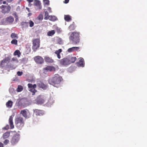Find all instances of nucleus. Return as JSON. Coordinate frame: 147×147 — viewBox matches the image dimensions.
Here are the masks:
<instances>
[{
	"instance_id": "nucleus-5",
	"label": "nucleus",
	"mask_w": 147,
	"mask_h": 147,
	"mask_svg": "<svg viewBox=\"0 0 147 147\" xmlns=\"http://www.w3.org/2000/svg\"><path fill=\"white\" fill-rule=\"evenodd\" d=\"M20 135L17 134L13 136L10 141V142L12 145H15L18 143L20 139Z\"/></svg>"
},
{
	"instance_id": "nucleus-9",
	"label": "nucleus",
	"mask_w": 147,
	"mask_h": 147,
	"mask_svg": "<svg viewBox=\"0 0 147 147\" xmlns=\"http://www.w3.org/2000/svg\"><path fill=\"white\" fill-rule=\"evenodd\" d=\"M34 59L35 62L37 64H41L44 62V60L43 58L39 56L35 57Z\"/></svg>"
},
{
	"instance_id": "nucleus-6",
	"label": "nucleus",
	"mask_w": 147,
	"mask_h": 147,
	"mask_svg": "<svg viewBox=\"0 0 147 147\" xmlns=\"http://www.w3.org/2000/svg\"><path fill=\"white\" fill-rule=\"evenodd\" d=\"M28 86L29 88V90L32 93L33 95H34L37 92V90L35 89L36 88V85L35 84L32 85L31 84L28 83Z\"/></svg>"
},
{
	"instance_id": "nucleus-42",
	"label": "nucleus",
	"mask_w": 147,
	"mask_h": 147,
	"mask_svg": "<svg viewBox=\"0 0 147 147\" xmlns=\"http://www.w3.org/2000/svg\"><path fill=\"white\" fill-rule=\"evenodd\" d=\"M12 60L13 61H18V59L16 57H13L12 58Z\"/></svg>"
},
{
	"instance_id": "nucleus-41",
	"label": "nucleus",
	"mask_w": 147,
	"mask_h": 147,
	"mask_svg": "<svg viewBox=\"0 0 147 147\" xmlns=\"http://www.w3.org/2000/svg\"><path fill=\"white\" fill-rule=\"evenodd\" d=\"M9 128V126L8 125H7L5 127H4V129H6L7 130Z\"/></svg>"
},
{
	"instance_id": "nucleus-2",
	"label": "nucleus",
	"mask_w": 147,
	"mask_h": 147,
	"mask_svg": "<svg viewBox=\"0 0 147 147\" xmlns=\"http://www.w3.org/2000/svg\"><path fill=\"white\" fill-rule=\"evenodd\" d=\"M79 32L74 31L71 32L69 37L70 40L72 42V43L74 45L78 44L80 41Z\"/></svg>"
},
{
	"instance_id": "nucleus-26",
	"label": "nucleus",
	"mask_w": 147,
	"mask_h": 147,
	"mask_svg": "<svg viewBox=\"0 0 147 147\" xmlns=\"http://www.w3.org/2000/svg\"><path fill=\"white\" fill-rule=\"evenodd\" d=\"M20 113L25 118H26L27 117V113L26 110H22Z\"/></svg>"
},
{
	"instance_id": "nucleus-30",
	"label": "nucleus",
	"mask_w": 147,
	"mask_h": 147,
	"mask_svg": "<svg viewBox=\"0 0 147 147\" xmlns=\"http://www.w3.org/2000/svg\"><path fill=\"white\" fill-rule=\"evenodd\" d=\"M44 16V19L45 20H47L49 18L50 16H49V13L47 11L45 12Z\"/></svg>"
},
{
	"instance_id": "nucleus-12",
	"label": "nucleus",
	"mask_w": 147,
	"mask_h": 147,
	"mask_svg": "<svg viewBox=\"0 0 147 147\" xmlns=\"http://www.w3.org/2000/svg\"><path fill=\"white\" fill-rule=\"evenodd\" d=\"M78 67H84V61L82 58H80L79 61L76 63Z\"/></svg>"
},
{
	"instance_id": "nucleus-44",
	"label": "nucleus",
	"mask_w": 147,
	"mask_h": 147,
	"mask_svg": "<svg viewBox=\"0 0 147 147\" xmlns=\"http://www.w3.org/2000/svg\"><path fill=\"white\" fill-rule=\"evenodd\" d=\"M69 1V0H65L63 2L65 3H68Z\"/></svg>"
},
{
	"instance_id": "nucleus-24",
	"label": "nucleus",
	"mask_w": 147,
	"mask_h": 147,
	"mask_svg": "<svg viewBox=\"0 0 147 147\" xmlns=\"http://www.w3.org/2000/svg\"><path fill=\"white\" fill-rule=\"evenodd\" d=\"M10 133L9 132L7 131L4 133L3 136V138L4 139H5L9 137L10 136Z\"/></svg>"
},
{
	"instance_id": "nucleus-23",
	"label": "nucleus",
	"mask_w": 147,
	"mask_h": 147,
	"mask_svg": "<svg viewBox=\"0 0 147 147\" xmlns=\"http://www.w3.org/2000/svg\"><path fill=\"white\" fill-rule=\"evenodd\" d=\"M76 26L75 25V23L73 22L72 24L70 25L69 27V29L70 31L73 30L75 29Z\"/></svg>"
},
{
	"instance_id": "nucleus-14",
	"label": "nucleus",
	"mask_w": 147,
	"mask_h": 147,
	"mask_svg": "<svg viewBox=\"0 0 147 147\" xmlns=\"http://www.w3.org/2000/svg\"><path fill=\"white\" fill-rule=\"evenodd\" d=\"M13 116L11 115L10 116L9 119V123L10 126V129H12L14 128V126L13 124Z\"/></svg>"
},
{
	"instance_id": "nucleus-25",
	"label": "nucleus",
	"mask_w": 147,
	"mask_h": 147,
	"mask_svg": "<svg viewBox=\"0 0 147 147\" xmlns=\"http://www.w3.org/2000/svg\"><path fill=\"white\" fill-rule=\"evenodd\" d=\"M13 102L11 100H9L6 103V106L7 107L10 108H11L13 105Z\"/></svg>"
},
{
	"instance_id": "nucleus-52",
	"label": "nucleus",
	"mask_w": 147,
	"mask_h": 147,
	"mask_svg": "<svg viewBox=\"0 0 147 147\" xmlns=\"http://www.w3.org/2000/svg\"><path fill=\"white\" fill-rule=\"evenodd\" d=\"M13 90V89H9V91H10V90Z\"/></svg>"
},
{
	"instance_id": "nucleus-46",
	"label": "nucleus",
	"mask_w": 147,
	"mask_h": 147,
	"mask_svg": "<svg viewBox=\"0 0 147 147\" xmlns=\"http://www.w3.org/2000/svg\"><path fill=\"white\" fill-rule=\"evenodd\" d=\"M27 1L29 3L32 2L33 1V0H27Z\"/></svg>"
},
{
	"instance_id": "nucleus-20",
	"label": "nucleus",
	"mask_w": 147,
	"mask_h": 147,
	"mask_svg": "<svg viewBox=\"0 0 147 147\" xmlns=\"http://www.w3.org/2000/svg\"><path fill=\"white\" fill-rule=\"evenodd\" d=\"M5 21L7 22L12 23L14 21V18L13 17L10 16L6 18Z\"/></svg>"
},
{
	"instance_id": "nucleus-22",
	"label": "nucleus",
	"mask_w": 147,
	"mask_h": 147,
	"mask_svg": "<svg viewBox=\"0 0 147 147\" xmlns=\"http://www.w3.org/2000/svg\"><path fill=\"white\" fill-rule=\"evenodd\" d=\"M64 18L65 20L67 22L70 21L72 19L71 16L68 15H65Z\"/></svg>"
},
{
	"instance_id": "nucleus-4",
	"label": "nucleus",
	"mask_w": 147,
	"mask_h": 147,
	"mask_svg": "<svg viewBox=\"0 0 147 147\" xmlns=\"http://www.w3.org/2000/svg\"><path fill=\"white\" fill-rule=\"evenodd\" d=\"M32 42L33 44L32 49L34 51H36L37 49L40 47V39L38 38L33 39Z\"/></svg>"
},
{
	"instance_id": "nucleus-29",
	"label": "nucleus",
	"mask_w": 147,
	"mask_h": 147,
	"mask_svg": "<svg viewBox=\"0 0 147 147\" xmlns=\"http://www.w3.org/2000/svg\"><path fill=\"white\" fill-rule=\"evenodd\" d=\"M49 19L50 20L54 21L57 20V18L55 16H50L49 17Z\"/></svg>"
},
{
	"instance_id": "nucleus-49",
	"label": "nucleus",
	"mask_w": 147,
	"mask_h": 147,
	"mask_svg": "<svg viewBox=\"0 0 147 147\" xmlns=\"http://www.w3.org/2000/svg\"><path fill=\"white\" fill-rule=\"evenodd\" d=\"M32 15V13H28V16H30Z\"/></svg>"
},
{
	"instance_id": "nucleus-32",
	"label": "nucleus",
	"mask_w": 147,
	"mask_h": 147,
	"mask_svg": "<svg viewBox=\"0 0 147 147\" xmlns=\"http://www.w3.org/2000/svg\"><path fill=\"white\" fill-rule=\"evenodd\" d=\"M23 89V87L21 85H18V88L17 89V91L18 92H20L22 91Z\"/></svg>"
},
{
	"instance_id": "nucleus-39",
	"label": "nucleus",
	"mask_w": 147,
	"mask_h": 147,
	"mask_svg": "<svg viewBox=\"0 0 147 147\" xmlns=\"http://www.w3.org/2000/svg\"><path fill=\"white\" fill-rule=\"evenodd\" d=\"M9 142V141L7 139H6L3 142V143L5 145L7 144Z\"/></svg>"
},
{
	"instance_id": "nucleus-48",
	"label": "nucleus",
	"mask_w": 147,
	"mask_h": 147,
	"mask_svg": "<svg viewBox=\"0 0 147 147\" xmlns=\"http://www.w3.org/2000/svg\"><path fill=\"white\" fill-rule=\"evenodd\" d=\"M15 15L16 16V17H15V18H16V20H18V16L16 15V14H15Z\"/></svg>"
},
{
	"instance_id": "nucleus-1",
	"label": "nucleus",
	"mask_w": 147,
	"mask_h": 147,
	"mask_svg": "<svg viewBox=\"0 0 147 147\" xmlns=\"http://www.w3.org/2000/svg\"><path fill=\"white\" fill-rule=\"evenodd\" d=\"M63 80L61 77L58 74H56L51 78L49 80V84L55 87H58Z\"/></svg>"
},
{
	"instance_id": "nucleus-18",
	"label": "nucleus",
	"mask_w": 147,
	"mask_h": 147,
	"mask_svg": "<svg viewBox=\"0 0 147 147\" xmlns=\"http://www.w3.org/2000/svg\"><path fill=\"white\" fill-rule=\"evenodd\" d=\"M79 49L80 48L78 47H73L69 48L68 49L67 51L68 52L71 53L75 51H78Z\"/></svg>"
},
{
	"instance_id": "nucleus-35",
	"label": "nucleus",
	"mask_w": 147,
	"mask_h": 147,
	"mask_svg": "<svg viewBox=\"0 0 147 147\" xmlns=\"http://www.w3.org/2000/svg\"><path fill=\"white\" fill-rule=\"evenodd\" d=\"M43 15L42 14H40L37 17V19L39 20H42L43 19Z\"/></svg>"
},
{
	"instance_id": "nucleus-10",
	"label": "nucleus",
	"mask_w": 147,
	"mask_h": 147,
	"mask_svg": "<svg viewBox=\"0 0 147 147\" xmlns=\"http://www.w3.org/2000/svg\"><path fill=\"white\" fill-rule=\"evenodd\" d=\"M10 60V58L9 57H6L1 62L0 66L2 67H4L5 65V63H9Z\"/></svg>"
},
{
	"instance_id": "nucleus-31",
	"label": "nucleus",
	"mask_w": 147,
	"mask_h": 147,
	"mask_svg": "<svg viewBox=\"0 0 147 147\" xmlns=\"http://www.w3.org/2000/svg\"><path fill=\"white\" fill-rule=\"evenodd\" d=\"M14 55H18V57H19L21 53L20 51L18 50H16L14 53Z\"/></svg>"
},
{
	"instance_id": "nucleus-45",
	"label": "nucleus",
	"mask_w": 147,
	"mask_h": 147,
	"mask_svg": "<svg viewBox=\"0 0 147 147\" xmlns=\"http://www.w3.org/2000/svg\"><path fill=\"white\" fill-rule=\"evenodd\" d=\"M0 147H4L3 144L0 142Z\"/></svg>"
},
{
	"instance_id": "nucleus-33",
	"label": "nucleus",
	"mask_w": 147,
	"mask_h": 147,
	"mask_svg": "<svg viewBox=\"0 0 147 147\" xmlns=\"http://www.w3.org/2000/svg\"><path fill=\"white\" fill-rule=\"evenodd\" d=\"M21 25L23 26L24 27H28V22H21Z\"/></svg>"
},
{
	"instance_id": "nucleus-17",
	"label": "nucleus",
	"mask_w": 147,
	"mask_h": 147,
	"mask_svg": "<svg viewBox=\"0 0 147 147\" xmlns=\"http://www.w3.org/2000/svg\"><path fill=\"white\" fill-rule=\"evenodd\" d=\"M44 59L46 62L47 63H53L54 62V60L51 57L48 56H46Z\"/></svg>"
},
{
	"instance_id": "nucleus-3",
	"label": "nucleus",
	"mask_w": 147,
	"mask_h": 147,
	"mask_svg": "<svg viewBox=\"0 0 147 147\" xmlns=\"http://www.w3.org/2000/svg\"><path fill=\"white\" fill-rule=\"evenodd\" d=\"M15 123L16 127L19 129H21L24 125V121L23 118L21 117H17L15 119Z\"/></svg>"
},
{
	"instance_id": "nucleus-38",
	"label": "nucleus",
	"mask_w": 147,
	"mask_h": 147,
	"mask_svg": "<svg viewBox=\"0 0 147 147\" xmlns=\"http://www.w3.org/2000/svg\"><path fill=\"white\" fill-rule=\"evenodd\" d=\"M43 2L45 4L47 5H49V1L48 0H44Z\"/></svg>"
},
{
	"instance_id": "nucleus-51",
	"label": "nucleus",
	"mask_w": 147,
	"mask_h": 147,
	"mask_svg": "<svg viewBox=\"0 0 147 147\" xmlns=\"http://www.w3.org/2000/svg\"><path fill=\"white\" fill-rule=\"evenodd\" d=\"M3 4H5L6 3V2L5 1H3Z\"/></svg>"
},
{
	"instance_id": "nucleus-7",
	"label": "nucleus",
	"mask_w": 147,
	"mask_h": 147,
	"mask_svg": "<svg viewBox=\"0 0 147 147\" xmlns=\"http://www.w3.org/2000/svg\"><path fill=\"white\" fill-rule=\"evenodd\" d=\"M59 64L63 66H66L69 65L68 57L64 58L58 60Z\"/></svg>"
},
{
	"instance_id": "nucleus-13",
	"label": "nucleus",
	"mask_w": 147,
	"mask_h": 147,
	"mask_svg": "<svg viewBox=\"0 0 147 147\" xmlns=\"http://www.w3.org/2000/svg\"><path fill=\"white\" fill-rule=\"evenodd\" d=\"M34 112L36 115L41 116L44 114V111L42 110L35 109L34 110Z\"/></svg>"
},
{
	"instance_id": "nucleus-50",
	"label": "nucleus",
	"mask_w": 147,
	"mask_h": 147,
	"mask_svg": "<svg viewBox=\"0 0 147 147\" xmlns=\"http://www.w3.org/2000/svg\"><path fill=\"white\" fill-rule=\"evenodd\" d=\"M3 0H0V4H1L2 3V1Z\"/></svg>"
},
{
	"instance_id": "nucleus-27",
	"label": "nucleus",
	"mask_w": 147,
	"mask_h": 147,
	"mask_svg": "<svg viewBox=\"0 0 147 147\" xmlns=\"http://www.w3.org/2000/svg\"><path fill=\"white\" fill-rule=\"evenodd\" d=\"M55 33V31L54 30H52L49 31L47 33V35L49 36H51L53 35Z\"/></svg>"
},
{
	"instance_id": "nucleus-19",
	"label": "nucleus",
	"mask_w": 147,
	"mask_h": 147,
	"mask_svg": "<svg viewBox=\"0 0 147 147\" xmlns=\"http://www.w3.org/2000/svg\"><path fill=\"white\" fill-rule=\"evenodd\" d=\"M69 60V65L72 63H74L76 60V57H67Z\"/></svg>"
},
{
	"instance_id": "nucleus-40",
	"label": "nucleus",
	"mask_w": 147,
	"mask_h": 147,
	"mask_svg": "<svg viewBox=\"0 0 147 147\" xmlns=\"http://www.w3.org/2000/svg\"><path fill=\"white\" fill-rule=\"evenodd\" d=\"M23 74V72L22 71H18L17 73V74L18 76H21Z\"/></svg>"
},
{
	"instance_id": "nucleus-15",
	"label": "nucleus",
	"mask_w": 147,
	"mask_h": 147,
	"mask_svg": "<svg viewBox=\"0 0 147 147\" xmlns=\"http://www.w3.org/2000/svg\"><path fill=\"white\" fill-rule=\"evenodd\" d=\"M37 86L39 88L44 90L46 89L47 87L46 85L41 82H39L38 83Z\"/></svg>"
},
{
	"instance_id": "nucleus-28",
	"label": "nucleus",
	"mask_w": 147,
	"mask_h": 147,
	"mask_svg": "<svg viewBox=\"0 0 147 147\" xmlns=\"http://www.w3.org/2000/svg\"><path fill=\"white\" fill-rule=\"evenodd\" d=\"M11 37L12 39L18 38V35L14 33H13L11 34Z\"/></svg>"
},
{
	"instance_id": "nucleus-47",
	"label": "nucleus",
	"mask_w": 147,
	"mask_h": 147,
	"mask_svg": "<svg viewBox=\"0 0 147 147\" xmlns=\"http://www.w3.org/2000/svg\"><path fill=\"white\" fill-rule=\"evenodd\" d=\"M26 9L29 12H30V10H29V9L28 8V7H26Z\"/></svg>"
},
{
	"instance_id": "nucleus-37",
	"label": "nucleus",
	"mask_w": 147,
	"mask_h": 147,
	"mask_svg": "<svg viewBox=\"0 0 147 147\" xmlns=\"http://www.w3.org/2000/svg\"><path fill=\"white\" fill-rule=\"evenodd\" d=\"M40 1L38 0H36L35 1V5L37 6H40Z\"/></svg>"
},
{
	"instance_id": "nucleus-16",
	"label": "nucleus",
	"mask_w": 147,
	"mask_h": 147,
	"mask_svg": "<svg viewBox=\"0 0 147 147\" xmlns=\"http://www.w3.org/2000/svg\"><path fill=\"white\" fill-rule=\"evenodd\" d=\"M26 100L24 99H22L18 102V105L19 106H24L26 104Z\"/></svg>"
},
{
	"instance_id": "nucleus-43",
	"label": "nucleus",
	"mask_w": 147,
	"mask_h": 147,
	"mask_svg": "<svg viewBox=\"0 0 147 147\" xmlns=\"http://www.w3.org/2000/svg\"><path fill=\"white\" fill-rule=\"evenodd\" d=\"M47 10H48L49 12L51 13L52 12V10H51V8L50 7H49L48 8Z\"/></svg>"
},
{
	"instance_id": "nucleus-8",
	"label": "nucleus",
	"mask_w": 147,
	"mask_h": 147,
	"mask_svg": "<svg viewBox=\"0 0 147 147\" xmlns=\"http://www.w3.org/2000/svg\"><path fill=\"white\" fill-rule=\"evenodd\" d=\"M0 7L2 9V12L4 13H8L10 11L11 9V7L9 5L6 6L2 5Z\"/></svg>"
},
{
	"instance_id": "nucleus-11",
	"label": "nucleus",
	"mask_w": 147,
	"mask_h": 147,
	"mask_svg": "<svg viewBox=\"0 0 147 147\" xmlns=\"http://www.w3.org/2000/svg\"><path fill=\"white\" fill-rule=\"evenodd\" d=\"M43 70L44 71H55V68L54 66H48L44 68Z\"/></svg>"
},
{
	"instance_id": "nucleus-36",
	"label": "nucleus",
	"mask_w": 147,
	"mask_h": 147,
	"mask_svg": "<svg viewBox=\"0 0 147 147\" xmlns=\"http://www.w3.org/2000/svg\"><path fill=\"white\" fill-rule=\"evenodd\" d=\"M28 23L29 24V26L30 27H32L34 25V23L31 20H29Z\"/></svg>"
},
{
	"instance_id": "nucleus-21",
	"label": "nucleus",
	"mask_w": 147,
	"mask_h": 147,
	"mask_svg": "<svg viewBox=\"0 0 147 147\" xmlns=\"http://www.w3.org/2000/svg\"><path fill=\"white\" fill-rule=\"evenodd\" d=\"M62 50L61 49H59L58 50L55 51V53L57 55V57L58 59H60L61 56L60 55V53L62 52Z\"/></svg>"
},
{
	"instance_id": "nucleus-34",
	"label": "nucleus",
	"mask_w": 147,
	"mask_h": 147,
	"mask_svg": "<svg viewBox=\"0 0 147 147\" xmlns=\"http://www.w3.org/2000/svg\"><path fill=\"white\" fill-rule=\"evenodd\" d=\"M11 43L12 44L17 45L18 44V41L16 39H13L11 41Z\"/></svg>"
}]
</instances>
